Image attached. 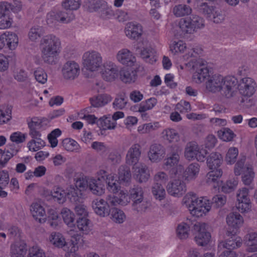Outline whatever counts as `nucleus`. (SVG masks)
<instances>
[{
	"label": "nucleus",
	"mask_w": 257,
	"mask_h": 257,
	"mask_svg": "<svg viewBox=\"0 0 257 257\" xmlns=\"http://www.w3.org/2000/svg\"><path fill=\"white\" fill-rule=\"evenodd\" d=\"M238 80L234 76L224 77L220 74L209 76L206 82V89L211 92L220 93L227 98L233 96L236 89Z\"/></svg>",
	"instance_id": "1"
},
{
	"label": "nucleus",
	"mask_w": 257,
	"mask_h": 257,
	"mask_svg": "<svg viewBox=\"0 0 257 257\" xmlns=\"http://www.w3.org/2000/svg\"><path fill=\"white\" fill-rule=\"evenodd\" d=\"M39 45L43 61L49 64H55L60 51L59 39L55 35H48L41 39Z\"/></svg>",
	"instance_id": "2"
},
{
	"label": "nucleus",
	"mask_w": 257,
	"mask_h": 257,
	"mask_svg": "<svg viewBox=\"0 0 257 257\" xmlns=\"http://www.w3.org/2000/svg\"><path fill=\"white\" fill-rule=\"evenodd\" d=\"M29 135L32 140L27 144V147L30 151L36 152L45 146V142L41 138L40 129L42 126V121L37 117H33L30 121L27 120Z\"/></svg>",
	"instance_id": "3"
},
{
	"label": "nucleus",
	"mask_w": 257,
	"mask_h": 257,
	"mask_svg": "<svg viewBox=\"0 0 257 257\" xmlns=\"http://www.w3.org/2000/svg\"><path fill=\"white\" fill-rule=\"evenodd\" d=\"M222 161V158L221 155L216 152L211 153L207 159V166L210 170H212L207 174V182L214 188H217L220 185L218 179L222 176V171L218 168Z\"/></svg>",
	"instance_id": "4"
},
{
	"label": "nucleus",
	"mask_w": 257,
	"mask_h": 257,
	"mask_svg": "<svg viewBox=\"0 0 257 257\" xmlns=\"http://www.w3.org/2000/svg\"><path fill=\"white\" fill-rule=\"evenodd\" d=\"M187 205L191 213L194 216H202L210 210V201L206 198H199L193 193H189L187 196Z\"/></svg>",
	"instance_id": "5"
},
{
	"label": "nucleus",
	"mask_w": 257,
	"mask_h": 257,
	"mask_svg": "<svg viewBox=\"0 0 257 257\" xmlns=\"http://www.w3.org/2000/svg\"><path fill=\"white\" fill-rule=\"evenodd\" d=\"M179 25L184 34H192L204 27V21L200 16L192 15L189 17L181 19Z\"/></svg>",
	"instance_id": "6"
},
{
	"label": "nucleus",
	"mask_w": 257,
	"mask_h": 257,
	"mask_svg": "<svg viewBox=\"0 0 257 257\" xmlns=\"http://www.w3.org/2000/svg\"><path fill=\"white\" fill-rule=\"evenodd\" d=\"M192 224L195 233V239L197 244L200 246L207 244L211 238L210 233L207 230L208 225L205 223L196 221Z\"/></svg>",
	"instance_id": "7"
},
{
	"label": "nucleus",
	"mask_w": 257,
	"mask_h": 257,
	"mask_svg": "<svg viewBox=\"0 0 257 257\" xmlns=\"http://www.w3.org/2000/svg\"><path fill=\"white\" fill-rule=\"evenodd\" d=\"M193 73L192 79L196 83H200L204 81L205 79L209 76V70L207 67V62L202 59H199L194 63L192 65Z\"/></svg>",
	"instance_id": "8"
},
{
	"label": "nucleus",
	"mask_w": 257,
	"mask_h": 257,
	"mask_svg": "<svg viewBox=\"0 0 257 257\" xmlns=\"http://www.w3.org/2000/svg\"><path fill=\"white\" fill-rule=\"evenodd\" d=\"M83 58L84 66L91 71L97 70L102 63V57L100 54L96 51L85 53Z\"/></svg>",
	"instance_id": "9"
},
{
	"label": "nucleus",
	"mask_w": 257,
	"mask_h": 257,
	"mask_svg": "<svg viewBox=\"0 0 257 257\" xmlns=\"http://www.w3.org/2000/svg\"><path fill=\"white\" fill-rule=\"evenodd\" d=\"M236 231L234 230H227L225 234V240L221 241L219 244V247H223L227 249L226 250H232L235 248L239 247L242 245L241 238L237 236Z\"/></svg>",
	"instance_id": "10"
},
{
	"label": "nucleus",
	"mask_w": 257,
	"mask_h": 257,
	"mask_svg": "<svg viewBox=\"0 0 257 257\" xmlns=\"http://www.w3.org/2000/svg\"><path fill=\"white\" fill-rule=\"evenodd\" d=\"M238 89L240 93L245 97H250L255 91L256 84L250 77H244L238 82Z\"/></svg>",
	"instance_id": "11"
},
{
	"label": "nucleus",
	"mask_w": 257,
	"mask_h": 257,
	"mask_svg": "<svg viewBox=\"0 0 257 257\" xmlns=\"http://www.w3.org/2000/svg\"><path fill=\"white\" fill-rule=\"evenodd\" d=\"M236 205L237 210L241 213H244L249 210L250 208V201L248 196V189L242 188L238 190L237 193Z\"/></svg>",
	"instance_id": "12"
},
{
	"label": "nucleus",
	"mask_w": 257,
	"mask_h": 257,
	"mask_svg": "<svg viewBox=\"0 0 257 257\" xmlns=\"http://www.w3.org/2000/svg\"><path fill=\"white\" fill-rule=\"evenodd\" d=\"M79 73V66L73 61H67L62 69L63 76L66 80H74L78 76Z\"/></svg>",
	"instance_id": "13"
},
{
	"label": "nucleus",
	"mask_w": 257,
	"mask_h": 257,
	"mask_svg": "<svg viewBox=\"0 0 257 257\" xmlns=\"http://www.w3.org/2000/svg\"><path fill=\"white\" fill-rule=\"evenodd\" d=\"M166 189L170 195L178 197L183 195L186 191V185L180 179H174L170 182L168 184Z\"/></svg>",
	"instance_id": "14"
},
{
	"label": "nucleus",
	"mask_w": 257,
	"mask_h": 257,
	"mask_svg": "<svg viewBox=\"0 0 257 257\" xmlns=\"http://www.w3.org/2000/svg\"><path fill=\"white\" fill-rule=\"evenodd\" d=\"M185 156L188 160L196 159L198 161L203 162L205 160L204 155L199 151L198 146L195 142H190L187 144Z\"/></svg>",
	"instance_id": "15"
},
{
	"label": "nucleus",
	"mask_w": 257,
	"mask_h": 257,
	"mask_svg": "<svg viewBox=\"0 0 257 257\" xmlns=\"http://www.w3.org/2000/svg\"><path fill=\"white\" fill-rule=\"evenodd\" d=\"M141 146L138 143L133 144L128 150L126 157V163L135 166L138 164L141 156Z\"/></svg>",
	"instance_id": "16"
},
{
	"label": "nucleus",
	"mask_w": 257,
	"mask_h": 257,
	"mask_svg": "<svg viewBox=\"0 0 257 257\" xmlns=\"http://www.w3.org/2000/svg\"><path fill=\"white\" fill-rule=\"evenodd\" d=\"M118 72V68L114 63L107 62L104 64L101 74L103 79L107 81H111L117 77Z\"/></svg>",
	"instance_id": "17"
},
{
	"label": "nucleus",
	"mask_w": 257,
	"mask_h": 257,
	"mask_svg": "<svg viewBox=\"0 0 257 257\" xmlns=\"http://www.w3.org/2000/svg\"><path fill=\"white\" fill-rule=\"evenodd\" d=\"M91 205L94 211L99 216L105 217L109 215L110 208L105 200L100 198L95 199Z\"/></svg>",
	"instance_id": "18"
},
{
	"label": "nucleus",
	"mask_w": 257,
	"mask_h": 257,
	"mask_svg": "<svg viewBox=\"0 0 257 257\" xmlns=\"http://www.w3.org/2000/svg\"><path fill=\"white\" fill-rule=\"evenodd\" d=\"M105 176H101L97 179H89L88 188L94 195L100 196L104 192Z\"/></svg>",
	"instance_id": "19"
},
{
	"label": "nucleus",
	"mask_w": 257,
	"mask_h": 257,
	"mask_svg": "<svg viewBox=\"0 0 257 257\" xmlns=\"http://www.w3.org/2000/svg\"><path fill=\"white\" fill-rule=\"evenodd\" d=\"M142 32V27L139 23L130 22L126 25L125 33L126 36L130 39L133 40L138 39L141 36Z\"/></svg>",
	"instance_id": "20"
},
{
	"label": "nucleus",
	"mask_w": 257,
	"mask_h": 257,
	"mask_svg": "<svg viewBox=\"0 0 257 257\" xmlns=\"http://www.w3.org/2000/svg\"><path fill=\"white\" fill-rule=\"evenodd\" d=\"M0 40L3 44L2 49L6 45L9 49L14 50L18 44V38L17 35L10 32H6L2 34L0 37Z\"/></svg>",
	"instance_id": "21"
},
{
	"label": "nucleus",
	"mask_w": 257,
	"mask_h": 257,
	"mask_svg": "<svg viewBox=\"0 0 257 257\" xmlns=\"http://www.w3.org/2000/svg\"><path fill=\"white\" fill-rule=\"evenodd\" d=\"M165 154L164 147L160 144H155L150 146L148 157L152 162H158L164 157Z\"/></svg>",
	"instance_id": "22"
},
{
	"label": "nucleus",
	"mask_w": 257,
	"mask_h": 257,
	"mask_svg": "<svg viewBox=\"0 0 257 257\" xmlns=\"http://www.w3.org/2000/svg\"><path fill=\"white\" fill-rule=\"evenodd\" d=\"M116 59L120 63L128 66H132L136 62V58L132 52L127 49L119 51L116 55Z\"/></svg>",
	"instance_id": "23"
},
{
	"label": "nucleus",
	"mask_w": 257,
	"mask_h": 257,
	"mask_svg": "<svg viewBox=\"0 0 257 257\" xmlns=\"http://www.w3.org/2000/svg\"><path fill=\"white\" fill-rule=\"evenodd\" d=\"M134 49L137 53L140 54L141 57L146 62L153 64L156 61L155 51L152 47L143 48L140 50L139 46H135Z\"/></svg>",
	"instance_id": "24"
},
{
	"label": "nucleus",
	"mask_w": 257,
	"mask_h": 257,
	"mask_svg": "<svg viewBox=\"0 0 257 257\" xmlns=\"http://www.w3.org/2000/svg\"><path fill=\"white\" fill-rule=\"evenodd\" d=\"M31 212L33 218L40 223L46 221V214L43 207L38 203H33L31 206Z\"/></svg>",
	"instance_id": "25"
},
{
	"label": "nucleus",
	"mask_w": 257,
	"mask_h": 257,
	"mask_svg": "<svg viewBox=\"0 0 257 257\" xmlns=\"http://www.w3.org/2000/svg\"><path fill=\"white\" fill-rule=\"evenodd\" d=\"M102 176H105L104 183L107 184V189L109 191L116 193L120 190L119 183L115 179L113 175L106 174V172L103 170L100 171Z\"/></svg>",
	"instance_id": "26"
},
{
	"label": "nucleus",
	"mask_w": 257,
	"mask_h": 257,
	"mask_svg": "<svg viewBox=\"0 0 257 257\" xmlns=\"http://www.w3.org/2000/svg\"><path fill=\"white\" fill-rule=\"evenodd\" d=\"M27 251V246L24 242H15L11 245V257H25Z\"/></svg>",
	"instance_id": "27"
},
{
	"label": "nucleus",
	"mask_w": 257,
	"mask_h": 257,
	"mask_svg": "<svg viewBox=\"0 0 257 257\" xmlns=\"http://www.w3.org/2000/svg\"><path fill=\"white\" fill-rule=\"evenodd\" d=\"M20 4L14 3V4L9 3L7 2H0V16H10L11 11L18 12L21 10Z\"/></svg>",
	"instance_id": "28"
},
{
	"label": "nucleus",
	"mask_w": 257,
	"mask_h": 257,
	"mask_svg": "<svg viewBox=\"0 0 257 257\" xmlns=\"http://www.w3.org/2000/svg\"><path fill=\"white\" fill-rule=\"evenodd\" d=\"M81 192L73 185H70L66 189L67 196L71 202L76 204L82 202L83 199Z\"/></svg>",
	"instance_id": "29"
},
{
	"label": "nucleus",
	"mask_w": 257,
	"mask_h": 257,
	"mask_svg": "<svg viewBox=\"0 0 257 257\" xmlns=\"http://www.w3.org/2000/svg\"><path fill=\"white\" fill-rule=\"evenodd\" d=\"M91 105L94 107H102L111 100V97L107 94H101L90 98Z\"/></svg>",
	"instance_id": "30"
},
{
	"label": "nucleus",
	"mask_w": 257,
	"mask_h": 257,
	"mask_svg": "<svg viewBox=\"0 0 257 257\" xmlns=\"http://www.w3.org/2000/svg\"><path fill=\"white\" fill-rule=\"evenodd\" d=\"M200 166L197 163H192L186 169L183 176L185 180L191 181L195 180L199 174Z\"/></svg>",
	"instance_id": "31"
},
{
	"label": "nucleus",
	"mask_w": 257,
	"mask_h": 257,
	"mask_svg": "<svg viewBox=\"0 0 257 257\" xmlns=\"http://www.w3.org/2000/svg\"><path fill=\"white\" fill-rule=\"evenodd\" d=\"M226 222L228 226L232 227L233 230L239 228L243 223L242 216L236 212L230 213L226 217Z\"/></svg>",
	"instance_id": "32"
},
{
	"label": "nucleus",
	"mask_w": 257,
	"mask_h": 257,
	"mask_svg": "<svg viewBox=\"0 0 257 257\" xmlns=\"http://www.w3.org/2000/svg\"><path fill=\"white\" fill-rule=\"evenodd\" d=\"M96 124L102 130H113L116 127V122L109 115L100 117L96 121Z\"/></svg>",
	"instance_id": "33"
},
{
	"label": "nucleus",
	"mask_w": 257,
	"mask_h": 257,
	"mask_svg": "<svg viewBox=\"0 0 257 257\" xmlns=\"http://www.w3.org/2000/svg\"><path fill=\"white\" fill-rule=\"evenodd\" d=\"M120 78L122 81L126 83L135 82L137 78V73L135 70L123 69L119 71Z\"/></svg>",
	"instance_id": "34"
},
{
	"label": "nucleus",
	"mask_w": 257,
	"mask_h": 257,
	"mask_svg": "<svg viewBox=\"0 0 257 257\" xmlns=\"http://www.w3.org/2000/svg\"><path fill=\"white\" fill-rule=\"evenodd\" d=\"M192 12L191 7L185 4L177 5L173 9V13L176 17L189 16L192 13Z\"/></svg>",
	"instance_id": "35"
},
{
	"label": "nucleus",
	"mask_w": 257,
	"mask_h": 257,
	"mask_svg": "<svg viewBox=\"0 0 257 257\" xmlns=\"http://www.w3.org/2000/svg\"><path fill=\"white\" fill-rule=\"evenodd\" d=\"M150 206V202L144 198L135 200V201H133L132 205V209L137 213L141 214L146 212Z\"/></svg>",
	"instance_id": "36"
},
{
	"label": "nucleus",
	"mask_w": 257,
	"mask_h": 257,
	"mask_svg": "<svg viewBox=\"0 0 257 257\" xmlns=\"http://www.w3.org/2000/svg\"><path fill=\"white\" fill-rule=\"evenodd\" d=\"M118 177L120 183L125 185L129 183L131 179L130 169L126 166H120L118 170Z\"/></svg>",
	"instance_id": "37"
},
{
	"label": "nucleus",
	"mask_w": 257,
	"mask_h": 257,
	"mask_svg": "<svg viewBox=\"0 0 257 257\" xmlns=\"http://www.w3.org/2000/svg\"><path fill=\"white\" fill-rule=\"evenodd\" d=\"M108 216L113 221L117 223H122L125 218L124 212L121 210L115 207L110 209Z\"/></svg>",
	"instance_id": "38"
},
{
	"label": "nucleus",
	"mask_w": 257,
	"mask_h": 257,
	"mask_svg": "<svg viewBox=\"0 0 257 257\" xmlns=\"http://www.w3.org/2000/svg\"><path fill=\"white\" fill-rule=\"evenodd\" d=\"M248 246L247 250L249 252L257 251V232H250L246 235Z\"/></svg>",
	"instance_id": "39"
},
{
	"label": "nucleus",
	"mask_w": 257,
	"mask_h": 257,
	"mask_svg": "<svg viewBox=\"0 0 257 257\" xmlns=\"http://www.w3.org/2000/svg\"><path fill=\"white\" fill-rule=\"evenodd\" d=\"M193 222L190 224V222L182 223L178 226L177 229V234L179 238L181 239H186L188 237L189 231L190 228L193 229Z\"/></svg>",
	"instance_id": "40"
},
{
	"label": "nucleus",
	"mask_w": 257,
	"mask_h": 257,
	"mask_svg": "<svg viewBox=\"0 0 257 257\" xmlns=\"http://www.w3.org/2000/svg\"><path fill=\"white\" fill-rule=\"evenodd\" d=\"M44 34V30L42 27L35 26L32 27L28 33L29 39L32 42H36Z\"/></svg>",
	"instance_id": "41"
},
{
	"label": "nucleus",
	"mask_w": 257,
	"mask_h": 257,
	"mask_svg": "<svg viewBox=\"0 0 257 257\" xmlns=\"http://www.w3.org/2000/svg\"><path fill=\"white\" fill-rule=\"evenodd\" d=\"M136 172L138 173L137 176L141 183L146 182L150 177L149 170L145 165H139L136 167Z\"/></svg>",
	"instance_id": "42"
},
{
	"label": "nucleus",
	"mask_w": 257,
	"mask_h": 257,
	"mask_svg": "<svg viewBox=\"0 0 257 257\" xmlns=\"http://www.w3.org/2000/svg\"><path fill=\"white\" fill-rule=\"evenodd\" d=\"M152 192L155 198L160 201L165 198V190L161 183H154L152 187Z\"/></svg>",
	"instance_id": "43"
},
{
	"label": "nucleus",
	"mask_w": 257,
	"mask_h": 257,
	"mask_svg": "<svg viewBox=\"0 0 257 257\" xmlns=\"http://www.w3.org/2000/svg\"><path fill=\"white\" fill-rule=\"evenodd\" d=\"M254 177V173L251 166H247L244 169L242 175V181L245 185L249 186L251 184Z\"/></svg>",
	"instance_id": "44"
},
{
	"label": "nucleus",
	"mask_w": 257,
	"mask_h": 257,
	"mask_svg": "<svg viewBox=\"0 0 257 257\" xmlns=\"http://www.w3.org/2000/svg\"><path fill=\"white\" fill-rule=\"evenodd\" d=\"M50 241L55 246L62 247L66 245L63 235L60 233L52 232L49 237Z\"/></svg>",
	"instance_id": "45"
},
{
	"label": "nucleus",
	"mask_w": 257,
	"mask_h": 257,
	"mask_svg": "<svg viewBox=\"0 0 257 257\" xmlns=\"http://www.w3.org/2000/svg\"><path fill=\"white\" fill-rule=\"evenodd\" d=\"M105 2L103 0H87L85 5L90 12H93L100 11L102 7H104Z\"/></svg>",
	"instance_id": "46"
},
{
	"label": "nucleus",
	"mask_w": 257,
	"mask_h": 257,
	"mask_svg": "<svg viewBox=\"0 0 257 257\" xmlns=\"http://www.w3.org/2000/svg\"><path fill=\"white\" fill-rule=\"evenodd\" d=\"M129 195L132 201L144 198L143 188L139 185H134L129 190Z\"/></svg>",
	"instance_id": "47"
},
{
	"label": "nucleus",
	"mask_w": 257,
	"mask_h": 257,
	"mask_svg": "<svg viewBox=\"0 0 257 257\" xmlns=\"http://www.w3.org/2000/svg\"><path fill=\"white\" fill-rule=\"evenodd\" d=\"M163 137L170 143H175L179 141L180 137L177 132L173 128H167L163 132Z\"/></svg>",
	"instance_id": "48"
},
{
	"label": "nucleus",
	"mask_w": 257,
	"mask_h": 257,
	"mask_svg": "<svg viewBox=\"0 0 257 257\" xmlns=\"http://www.w3.org/2000/svg\"><path fill=\"white\" fill-rule=\"evenodd\" d=\"M77 226L80 231H81L83 234H87L90 230L89 225V220L86 217H79L77 219Z\"/></svg>",
	"instance_id": "49"
},
{
	"label": "nucleus",
	"mask_w": 257,
	"mask_h": 257,
	"mask_svg": "<svg viewBox=\"0 0 257 257\" xmlns=\"http://www.w3.org/2000/svg\"><path fill=\"white\" fill-rule=\"evenodd\" d=\"M52 197L57 201L59 204H62L66 200V190L64 191L60 188H54L51 192Z\"/></svg>",
	"instance_id": "50"
},
{
	"label": "nucleus",
	"mask_w": 257,
	"mask_h": 257,
	"mask_svg": "<svg viewBox=\"0 0 257 257\" xmlns=\"http://www.w3.org/2000/svg\"><path fill=\"white\" fill-rule=\"evenodd\" d=\"M61 213L64 222L70 227L73 226L75 217L74 213L67 208H63Z\"/></svg>",
	"instance_id": "51"
},
{
	"label": "nucleus",
	"mask_w": 257,
	"mask_h": 257,
	"mask_svg": "<svg viewBox=\"0 0 257 257\" xmlns=\"http://www.w3.org/2000/svg\"><path fill=\"white\" fill-rule=\"evenodd\" d=\"M224 13L220 10L215 9L211 15H208V20L216 24L222 23L225 20Z\"/></svg>",
	"instance_id": "52"
},
{
	"label": "nucleus",
	"mask_w": 257,
	"mask_h": 257,
	"mask_svg": "<svg viewBox=\"0 0 257 257\" xmlns=\"http://www.w3.org/2000/svg\"><path fill=\"white\" fill-rule=\"evenodd\" d=\"M59 22L68 23L74 19L75 16L73 13L69 10L58 11Z\"/></svg>",
	"instance_id": "53"
},
{
	"label": "nucleus",
	"mask_w": 257,
	"mask_h": 257,
	"mask_svg": "<svg viewBox=\"0 0 257 257\" xmlns=\"http://www.w3.org/2000/svg\"><path fill=\"white\" fill-rule=\"evenodd\" d=\"M157 103V99L154 97L150 98L145 101L142 102L139 108V111L145 112L147 110L152 109Z\"/></svg>",
	"instance_id": "54"
},
{
	"label": "nucleus",
	"mask_w": 257,
	"mask_h": 257,
	"mask_svg": "<svg viewBox=\"0 0 257 257\" xmlns=\"http://www.w3.org/2000/svg\"><path fill=\"white\" fill-rule=\"evenodd\" d=\"M127 103V98L124 93H120L115 98L113 105L116 109L123 108Z\"/></svg>",
	"instance_id": "55"
},
{
	"label": "nucleus",
	"mask_w": 257,
	"mask_h": 257,
	"mask_svg": "<svg viewBox=\"0 0 257 257\" xmlns=\"http://www.w3.org/2000/svg\"><path fill=\"white\" fill-rule=\"evenodd\" d=\"M179 151L172 152L165 160V165L167 167H172L177 165L179 161Z\"/></svg>",
	"instance_id": "56"
},
{
	"label": "nucleus",
	"mask_w": 257,
	"mask_h": 257,
	"mask_svg": "<svg viewBox=\"0 0 257 257\" xmlns=\"http://www.w3.org/2000/svg\"><path fill=\"white\" fill-rule=\"evenodd\" d=\"M226 198L223 195H216L212 197L210 201L211 206L214 208H219L223 206L226 203Z\"/></svg>",
	"instance_id": "57"
},
{
	"label": "nucleus",
	"mask_w": 257,
	"mask_h": 257,
	"mask_svg": "<svg viewBox=\"0 0 257 257\" xmlns=\"http://www.w3.org/2000/svg\"><path fill=\"white\" fill-rule=\"evenodd\" d=\"M218 135L221 139L224 141L229 142L232 140L235 136L234 133L228 128H223L218 132Z\"/></svg>",
	"instance_id": "58"
},
{
	"label": "nucleus",
	"mask_w": 257,
	"mask_h": 257,
	"mask_svg": "<svg viewBox=\"0 0 257 257\" xmlns=\"http://www.w3.org/2000/svg\"><path fill=\"white\" fill-rule=\"evenodd\" d=\"M27 257H46V254L40 246L35 245L29 248Z\"/></svg>",
	"instance_id": "59"
},
{
	"label": "nucleus",
	"mask_w": 257,
	"mask_h": 257,
	"mask_svg": "<svg viewBox=\"0 0 257 257\" xmlns=\"http://www.w3.org/2000/svg\"><path fill=\"white\" fill-rule=\"evenodd\" d=\"M80 0H65L62 3V7L66 10L70 11L76 10L80 6Z\"/></svg>",
	"instance_id": "60"
},
{
	"label": "nucleus",
	"mask_w": 257,
	"mask_h": 257,
	"mask_svg": "<svg viewBox=\"0 0 257 257\" xmlns=\"http://www.w3.org/2000/svg\"><path fill=\"white\" fill-rule=\"evenodd\" d=\"M238 154V151L237 148H230L228 150L225 157V161L227 163L229 164H234L236 161Z\"/></svg>",
	"instance_id": "61"
},
{
	"label": "nucleus",
	"mask_w": 257,
	"mask_h": 257,
	"mask_svg": "<svg viewBox=\"0 0 257 257\" xmlns=\"http://www.w3.org/2000/svg\"><path fill=\"white\" fill-rule=\"evenodd\" d=\"M103 5L104 7H102L100 10V17L104 19H110L114 15V12L106 2Z\"/></svg>",
	"instance_id": "62"
},
{
	"label": "nucleus",
	"mask_w": 257,
	"mask_h": 257,
	"mask_svg": "<svg viewBox=\"0 0 257 257\" xmlns=\"http://www.w3.org/2000/svg\"><path fill=\"white\" fill-rule=\"evenodd\" d=\"M34 76L36 80L41 84H45L47 80V74L45 71L39 68L34 71Z\"/></svg>",
	"instance_id": "63"
},
{
	"label": "nucleus",
	"mask_w": 257,
	"mask_h": 257,
	"mask_svg": "<svg viewBox=\"0 0 257 257\" xmlns=\"http://www.w3.org/2000/svg\"><path fill=\"white\" fill-rule=\"evenodd\" d=\"M62 146L67 151H73L77 149L78 144L72 139H66L62 142Z\"/></svg>",
	"instance_id": "64"
}]
</instances>
